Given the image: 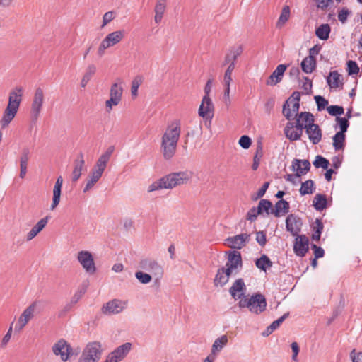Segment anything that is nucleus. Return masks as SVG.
<instances>
[{
    "mask_svg": "<svg viewBox=\"0 0 362 362\" xmlns=\"http://www.w3.org/2000/svg\"><path fill=\"white\" fill-rule=\"evenodd\" d=\"M228 337L226 334L221 335L214 341L211 346V355L217 356L221 350L228 344Z\"/></svg>",
    "mask_w": 362,
    "mask_h": 362,
    "instance_id": "bb28decb",
    "label": "nucleus"
},
{
    "mask_svg": "<svg viewBox=\"0 0 362 362\" xmlns=\"http://www.w3.org/2000/svg\"><path fill=\"white\" fill-rule=\"evenodd\" d=\"M290 17V8L288 6H284L277 22V26H282Z\"/></svg>",
    "mask_w": 362,
    "mask_h": 362,
    "instance_id": "c03bdc74",
    "label": "nucleus"
},
{
    "mask_svg": "<svg viewBox=\"0 0 362 362\" xmlns=\"http://www.w3.org/2000/svg\"><path fill=\"white\" fill-rule=\"evenodd\" d=\"M300 99V93L294 91L284 104L282 113L288 120H291L293 119L294 117H298L302 123L305 124V126L308 127L314 123V116L308 112H300V114L298 113Z\"/></svg>",
    "mask_w": 362,
    "mask_h": 362,
    "instance_id": "f03ea898",
    "label": "nucleus"
},
{
    "mask_svg": "<svg viewBox=\"0 0 362 362\" xmlns=\"http://www.w3.org/2000/svg\"><path fill=\"white\" fill-rule=\"evenodd\" d=\"M350 358L352 362H362V351L356 352L355 349H353L350 353Z\"/></svg>",
    "mask_w": 362,
    "mask_h": 362,
    "instance_id": "e2e57ef3",
    "label": "nucleus"
},
{
    "mask_svg": "<svg viewBox=\"0 0 362 362\" xmlns=\"http://www.w3.org/2000/svg\"><path fill=\"white\" fill-rule=\"evenodd\" d=\"M272 202L267 199H261L258 204L257 208L258 209V212H260L262 214L264 211L267 213V214H269V209L272 208Z\"/></svg>",
    "mask_w": 362,
    "mask_h": 362,
    "instance_id": "49530a36",
    "label": "nucleus"
},
{
    "mask_svg": "<svg viewBox=\"0 0 362 362\" xmlns=\"http://www.w3.org/2000/svg\"><path fill=\"white\" fill-rule=\"evenodd\" d=\"M293 251L297 256L304 257L308 251V238L305 235H296Z\"/></svg>",
    "mask_w": 362,
    "mask_h": 362,
    "instance_id": "a211bd4d",
    "label": "nucleus"
},
{
    "mask_svg": "<svg viewBox=\"0 0 362 362\" xmlns=\"http://www.w3.org/2000/svg\"><path fill=\"white\" fill-rule=\"evenodd\" d=\"M331 29L328 24L320 25L315 30L316 36L322 40H326L329 38Z\"/></svg>",
    "mask_w": 362,
    "mask_h": 362,
    "instance_id": "4c0bfd02",
    "label": "nucleus"
},
{
    "mask_svg": "<svg viewBox=\"0 0 362 362\" xmlns=\"http://www.w3.org/2000/svg\"><path fill=\"white\" fill-rule=\"evenodd\" d=\"M180 134V120L175 119L168 123L161 138V150L165 159L170 160L174 156Z\"/></svg>",
    "mask_w": 362,
    "mask_h": 362,
    "instance_id": "f257e3e1",
    "label": "nucleus"
},
{
    "mask_svg": "<svg viewBox=\"0 0 362 362\" xmlns=\"http://www.w3.org/2000/svg\"><path fill=\"white\" fill-rule=\"evenodd\" d=\"M245 284L243 279H238L233 284L229 289V293L231 296L235 299H241L244 296V291L245 290Z\"/></svg>",
    "mask_w": 362,
    "mask_h": 362,
    "instance_id": "5701e85b",
    "label": "nucleus"
},
{
    "mask_svg": "<svg viewBox=\"0 0 362 362\" xmlns=\"http://www.w3.org/2000/svg\"><path fill=\"white\" fill-rule=\"evenodd\" d=\"M311 247L314 250V255H315V259L321 258L324 256L325 252L322 247H317L315 244H313Z\"/></svg>",
    "mask_w": 362,
    "mask_h": 362,
    "instance_id": "338daca9",
    "label": "nucleus"
},
{
    "mask_svg": "<svg viewBox=\"0 0 362 362\" xmlns=\"http://www.w3.org/2000/svg\"><path fill=\"white\" fill-rule=\"evenodd\" d=\"M36 309L37 303L33 302L23 311L14 326V332L16 333H20L26 325L34 317Z\"/></svg>",
    "mask_w": 362,
    "mask_h": 362,
    "instance_id": "f8f14e48",
    "label": "nucleus"
},
{
    "mask_svg": "<svg viewBox=\"0 0 362 362\" xmlns=\"http://www.w3.org/2000/svg\"><path fill=\"white\" fill-rule=\"evenodd\" d=\"M167 0H157L154 8V21L156 23L161 22L166 9Z\"/></svg>",
    "mask_w": 362,
    "mask_h": 362,
    "instance_id": "c85d7f7f",
    "label": "nucleus"
},
{
    "mask_svg": "<svg viewBox=\"0 0 362 362\" xmlns=\"http://www.w3.org/2000/svg\"><path fill=\"white\" fill-rule=\"evenodd\" d=\"M345 134L342 132H337L333 136V147L335 151L343 150L344 148Z\"/></svg>",
    "mask_w": 362,
    "mask_h": 362,
    "instance_id": "c9c22d12",
    "label": "nucleus"
},
{
    "mask_svg": "<svg viewBox=\"0 0 362 362\" xmlns=\"http://www.w3.org/2000/svg\"><path fill=\"white\" fill-rule=\"evenodd\" d=\"M327 110L332 116H337L344 114V108L339 105H330L327 107Z\"/></svg>",
    "mask_w": 362,
    "mask_h": 362,
    "instance_id": "603ef678",
    "label": "nucleus"
},
{
    "mask_svg": "<svg viewBox=\"0 0 362 362\" xmlns=\"http://www.w3.org/2000/svg\"><path fill=\"white\" fill-rule=\"evenodd\" d=\"M124 37V30H117L109 33L101 42L98 49V55L103 57L107 49L115 46L122 41Z\"/></svg>",
    "mask_w": 362,
    "mask_h": 362,
    "instance_id": "9b49d317",
    "label": "nucleus"
},
{
    "mask_svg": "<svg viewBox=\"0 0 362 362\" xmlns=\"http://www.w3.org/2000/svg\"><path fill=\"white\" fill-rule=\"evenodd\" d=\"M127 300L112 299L103 305L101 312L105 315H117L127 307Z\"/></svg>",
    "mask_w": 362,
    "mask_h": 362,
    "instance_id": "dca6fc26",
    "label": "nucleus"
},
{
    "mask_svg": "<svg viewBox=\"0 0 362 362\" xmlns=\"http://www.w3.org/2000/svg\"><path fill=\"white\" fill-rule=\"evenodd\" d=\"M267 301L264 295L256 293L252 296H243L238 302L240 308H247L254 314L259 315L263 313L267 308Z\"/></svg>",
    "mask_w": 362,
    "mask_h": 362,
    "instance_id": "423d86ee",
    "label": "nucleus"
},
{
    "mask_svg": "<svg viewBox=\"0 0 362 362\" xmlns=\"http://www.w3.org/2000/svg\"><path fill=\"white\" fill-rule=\"evenodd\" d=\"M286 136L291 141L300 139L302 134L294 128V122H289L284 128Z\"/></svg>",
    "mask_w": 362,
    "mask_h": 362,
    "instance_id": "c756f323",
    "label": "nucleus"
},
{
    "mask_svg": "<svg viewBox=\"0 0 362 362\" xmlns=\"http://www.w3.org/2000/svg\"><path fill=\"white\" fill-rule=\"evenodd\" d=\"M96 71V67L93 64H90L88 66L86 73L83 75L84 77L90 80L91 77L95 74Z\"/></svg>",
    "mask_w": 362,
    "mask_h": 362,
    "instance_id": "0e129e2a",
    "label": "nucleus"
},
{
    "mask_svg": "<svg viewBox=\"0 0 362 362\" xmlns=\"http://www.w3.org/2000/svg\"><path fill=\"white\" fill-rule=\"evenodd\" d=\"M310 168V163L308 160H300L298 158L293 159L291 165V170L296 172V175L298 177L305 175Z\"/></svg>",
    "mask_w": 362,
    "mask_h": 362,
    "instance_id": "aec40b11",
    "label": "nucleus"
},
{
    "mask_svg": "<svg viewBox=\"0 0 362 362\" xmlns=\"http://www.w3.org/2000/svg\"><path fill=\"white\" fill-rule=\"evenodd\" d=\"M85 292H86V289H84V288L77 291L74 293V295L72 296V298L71 299V303L72 304H76L82 298V296H83Z\"/></svg>",
    "mask_w": 362,
    "mask_h": 362,
    "instance_id": "680f3d73",
    "label": "nucleus"
},
{
    "mask_svg": "<svg viewBox=\"0 0 362 362\" xmlns=\"http://www.w3.org/2000/svg\"><path fill=\"white\" fill-rule=\"evenodd\" d=\"M315 184L312 180H308L302 182L299 192L301 195L310 194L314 192Z\"/></svg>",
    "mask_w": 362,
    "mask_h": 362,
    "instance_id": "a19ab883",
    "label": "nucleus"
},
{
    "mask_svg": "<svg viewBox=\"0 0 362 362\" xmlns=\"http://www.w3.org/2000/svg\"><path fill=\"white\" fill-rule=\"evenodd\" d=\"M233 274L230 272H228L225 267H222L219 268L214 280V285L216 286H223L228 282L229 278Z\"/></svg>",
    "mask_w": 362,
    "mask_h": 362,
    "instance_id": "a878e982",
    "label": "nucleus"
},
{
    "mask_svg": "<svg viewBox=\"0 0 362 362\" xmlns=\"http://www.w3.org/2000/svg\"><path fill=\"white\" fill-rule=\"evenodd\" d=\"M351 14V11H350L347 8H342L338 12V20L342 23L344 24L348 17Z\"/></svg>",
    "mask_w": 362,
    "mask_h": 362,
    "instance_id": "3c124183",
    "label": "nucleus"
},
{
    "mask_svg": "<svg viewBox=\"0 0 362 362\" xmlns=\"http://www.w3.org/2000/svg\"><path fill=\"white\" fill-rule=\"evenodd\" d=\"M289 203L284 199H280L275 204V210L272 211L276 217L286 214L289 211Z\"/></svg>",
    "mask_w": 362,
    "mask_h": 362,
    "instance_id": "2f4dec72",
    "label": "nucleus"
},
{
    "mask_svg": "<svg viewBox=\"0 0 362 362\" xmlns=\"http://www.w3.org/2000/svg\"><path fill=\"white\" fill-rule=\"evenodd\" d=\"M84 168L85 160L83 158V154L82 153H80L74 161V168L71 173L72 182H76V181L78 180Z\"/></svg>",
    "mask_w": 362,
    "mask_h": 362,
    "instance_id": "412c9836",
    "label": "nucleus"
},
{
    "mask_svg": "<svg viewBox=\"0 0 362 362\" xmlns=\"http://www.w3.org/2000/svg\"><path fill=\"white\" fill-rule=\"evenodd\" d=\"M316 66L315 59L312 57H305L301 62L302 70L306 74H310L313 71Z\"/></svg>",
    "mask_w": 362,
    "mask_h": 362,
    "instance_id": "f704fd0d",
    "label": "nucleus"
},
{
    "mask_svg": "<svg viewBox=\"0 0 362 362\" xmlns=\"http://www.w3.org/2000/svg\"><path fill=\"white\" fill-rule=\"evenodd\" d=\"M123 88L122 82L112 84L110 90V99L105 102L107 112H110L114 106H117L122 100Z\"/></svg>",
    "mask_w": 362,
    "mask_h": 362,
    "instance_id": "4468645a",
    "label": "nucleus"
},
{
    "mask_svg": "<svg viewBox=\"0 0 362 362\" xmlns=\"http://www.w3.org/2000/svg\"><path fill=\"white\" fill-rule=\"evenodd\" d=\"M347 71L349 75L356 74L359 71V68L356 62L349 60L347 62Z\"/></svg>",
    "mask_w": 362,
    "mask_h": 362,
    "instance_id": "6e6d98bb",
    "label": "nucleus"
},
{
    "mask_svg": "<svg viewBox=\"0 0 362 362\" xmlns=\"http://www.w3.org/2000/svg\"><path fill=\"white\" fill-rule=\"evenodd\" d=\"M135 277L141 284H147L150 283L153 278L151 274L147 272H144L142 270L137 271L135 273Z\"/></svg>",
    "mask_w": 362,
    "mask_h": 362,
    "instance_id": "37998d69",
    "label": "nucleus"
},
{
    "mask_svg": "<svg viewBox=\"0 0 362 362\" xmlns=\"http://www.w3.org/2000/svg\"><path fill=\"white\" fill-rule=\"evenodd\" d=\"M317 7L325 10L332 3V0H315Z\"/></svg>",
    "mask_w": 362,
    "mask_h": 362,
    "instance_id": "774afa93",
    "label": "nucleus"
},
{
    "mask_svg": "<svg viewBox=\"0 0 362 362\" xmlns=\"http://www.w3.org/2000/svg\"><path fill=\"white\" fill-rule=\"evenodd\" d=\"M48 222V216L40 219L28 233L26 235V240L30 241L33 240L43 228L46 226Z\"/></svg>",
    "mask_w": 362,
    "mask_h": 362,
    "instance_id": "cd10ccee",
    "label": "nucleus"
},
{
    "mask_svg": "<svg viewBox=\"0 0 362 362\" xmlns=\"http://www.w3.org/2000/svg\"><path fill=\"white\" fill-rule=\"evenodd\" d=\"M30 150L28 148H24L22 150L21 156H20V167H27L28 162L30 158Z\"/></svg>",
    "mask_w": 362,
    "mask_h": 362,
    "instance_id": "8fccbe9b",
    "label": "nucleus"
},
{
    "mask_svg": "<svg viewBox=\"0 0 362 362\" xmlns=\"http://www.w3.org/2000/svg\"><path fill=\"white\" fill-rule=\"evenodd\" d=\"M289 315V313H285L281 317H280L276 320H274L270 325H271V329H276L281 324L282 322L288 317Z\"/></svg>",
    "mask_w": 362,
    "mask_h": 362,
    "instance_id": "bf43d9fd",
    "label": "nucleus"
},
{
    "mask_svg": "<svg viewBox=\"0 0 362 362\" xmlns=\"http://www.w3.org/2000/svg\"><path fill=\"white\" fill-rule=\"evenodd\" d=\"M250 235L247 233H242L227 239V241L230 244V247L234 249H241L250 240Z\"/></svg>",
    "mask_w": 362,
    "mask_h": 362,
    "instance_id": "b1692460",
    "label": "nucleus"
},
{
    "mask_svg": "<svg viewBox=\"0 0 362 362\" xmlns=\"http://www.w3.org/2000/svg\"><path fill=\"white\" fill-rule=\"evenodd\" d=\"M52 352L57 356H59L62 361H66L73 355H78L80 349H74L69 343L64 339L58 340L52 348Z\"/></svg>",
    "mask_w": 362,
    "mask_h": 362,
    "instance_id": "9d476101",
    "label": "nucleus"
},
{
    "mask_svg": "<svg viewBox=\"0 0 362 362\" xmlns=\"http://www.w3.org/2000/svg\"><path fill=\"white\" fill-rule=\"evenodd\" d=\"M309 140L313 144H317L322 139V131L320 127L313 123L305 129Z\"/></svg>",
    "mask_w": 362,
    "mask_h": 362,
    "instance_id": "4be33fe9",
    "label": "nucleus"
},
{
    "mask_svg": "<svg viewBox=\"0 0 362 362\" xmlns=\"http://www.w3.org/2000/svg\"><path fill=\"white\" fill-rule=\"evenodd\" d=\"M313 206L317 211H322L327 207V199L324 194H317L313 199Z\"/></svg>",
    "mask_w": 362,
    "mask_h": 362,
    "instance_id": "58836bf2",
    "label": "nucleus"
},
{
    "mask_svg": "<svg viewBox=\"0 0 362 362\" xmlns=\"http://www.w3.org/2000/svg\"><path fill=\"white\" fill-rule=\"evenodd\" d=\"M103 351L100 342L96 341L88 342L83 349L78 362H98Z\"/></svg>",
    "mask_w": 362,
    "mask_h": 362,
    "instance_id": "1a4fd4ad",
    "label": "nucleus"
},
{
    "mask_svg": "<svg viewBox=\"0 0 362 362\" xmlns=\"http://www.w3.org/2000/svg\"><path fill=\"white\" fill-rule=\"evenodd\" d=\"M138 267L142 270L148 272L153 276L156 284H159L164 273L163 266L155 259L151 257H145L138 263Z\"/></svg>",
    "mask_w": 362,
    "mask_h": 362,
    "instance_id": "0eeeda50",
    "label": "nucleus"
},
{
    "mask_svg": "<svg viewBox=\"0 0 362 362\" xmlns=\"http://www.w3.org/2000/svg\"><path fill=\"white\" fill-rule=\"evenodd\" d=\"M255 265L258 269L267 272V269L272 267L273 263L270 259L264 254L259 259H256Z\"/></svg>",
    "mask_w": 362,
    "mask_h": 362,
    "instance_id": "72a5a7b5",
    "label": "nucleus"
},
{
    "mask_svg": "<svg viewBox=\"0 0 362 362\" xmlns=\"http://www.w3.org/2000/svg\"><path fill=\"white\" fill-rule=\"evenodd\" d=\"M115 13L112 11L106 12L103 17V25L102 27L106 25L108 23L112 21L115 18Z\"/></svg>",
    "mask_w": 362,
    "mask_h": 362,
    "instance_id": "052dcab7",
    "label": "nucleus"
},
{
    "mask_svg": "<svg viewBox=\"0 0 362 362\" xmlns=\"http://www.w3.org/2000/svg\"><path fill=\"white\" fill-rule=\"evenodd\" d=\"M242 52H243L242 46L238 45V46L232 47L225 57L223 65L230 64L231 62L235 63V61H236L238 57L240 56Z\"/></svg>",
    "mask_w": 362,
    "mask_h": 362,
    "instance_id": "7c9ffc66",
    "label": "nucleus"
},
{
    "mask_svg": "<svg viewBox=\"0 0 362 362\" xmlns=\"http://www.w3.org/2000/svg\"><path fill=\"white\" fill-rule=\"evenodd\" d=\"M323 228L324 226L322 221L317 218L313 224V233L312 235V239L313 240L317 242L320 240Z\"/></svg>",
    "mask_w": 362,
    "mask_h": 362,
    "instance_id": "ea45409f",
    "label": "nucleus"
},
{
    "mask_svg": "<svg viewBox=\"0 0 362 362\" xmlns=\"http://www.w3.org/2000/svg\"><path fill=\"white\" fill-rule=\"evenodd\" d=\"M192 173L189 170L171 173L151 183L148 187V192L173 189L177 186L186 185L192 179Z\"/></svg>",
    "mask_w": 362,
    "mask_h": 362,
    "instance_id": "7ed1b4c3",
    "label": "nucleus"
},
{
    "mask_svg": "<svg viewBox=\"0 0 362 362\" xmlns=\"http://www.w3.org/2000/svg\"><path fill=\"white\" fill-rule=\"evenodd\" d=\"M314 99L317 106V110L321 111L328 105V100L321 95H315Z\"/></svg>",
    "mask_w": 362,
    "mask_h": 362,
    "instance_id": "5fc2aeb1",
    "label": "nucleus"
},
{
    "mask_svg": "<svg viewBox=\"0 0 362 362\" xmlns=\"http://www.w3.org/2000/svg\"><path fill=\"white\" fill-rule=\"evenodd\" d=\"M228 255L225 269L233 275H236L243 268L241 254L237 250L226 252Z\"/></svg>",
    "mask_w": 362,
    "mask_h": 362,
    "instance_id": "ddd939ff",
    "label": "nucleus"
},
{
    "mask_svg": "<svg viewBox=\"0 0 362 362\" xmlns=\"http://www.w3.org/2000/svg\"><path fill=\"white\" fill-rule=\"evenodd\" d=\"M62 189L54 188L53 189V197L52 202L50 206V209L53 211L59 204L61 197Z\"/></svg>",
    "mask_w": 362,
    "mask_h": 362,
    "instance_id": "09e8293b",
    "label": "nucleus"
},
{
    "mask_svg": "<svg viewBox=\"0 0 362 362\" xmlns=\"http://www.w3.org/2000/svg\"><path fill=\"white\" fill-rule=\"evenodd\" d=\"M313 165L315 168H322L323 169H327L329 162L325 158L321 156H317L315 160L313 162Z\"/></svg>",
    "mask_w": 362,
    "mask_h": 362,
    "instance_id": "de8ad7c7",
    "label": "nucleus"
},
{
    "mask_svg": "<svg viewBox=\"0 0 362 362\" xmlns=\"http://www.w3.org/2000/svg\"><path fill=\"white\" fill-rule=\"evenodd\" d=\"M259 214H261L258 212V209L257 207H252L247 211L246 217L247 220L252 222L257 219Z\"/></svg>",
    "mask_w": 362,
    "mask_h": 362,
    "instance_id": "13d9d810",
    "label": "nucleus"
},
{
    "mask_svg": "<svg viewBox=\"0 0 362 362\" xmlns=\"http://www.w3.org/2000/svg\"><path fill=\"white\" fill-rule=\"evenodd\" d=\"M45 102V94L44 90L37 87L35 89L30 107V117L33 123H35L43 110Z\"/></svg>",
    "mask_w": 362,
    "mask_h": 362,
    "instance_id": "6e6552de",
    "label": "nucleus"
},
{
    "mask_svg": "<svg viewBox=\"0 0 362 362\" xmlns=\"http://www.w3.org/2000/svg\"><path fill=\"white\" fill-rule=\"evenodd\" d=\"M302 221L300 218L293 214H289L286 219V230L293 236L298 235L300 231Z\"/></svg>",
    "mask_w": 362,
    "mask_h": 362,
    "instance_id": "6ab92c4d",
    "label": "nucleus"
},
{
    "mask_svg": "<svg viewBox=\"0 0 362 362\" xmlns=\"http://www.w3.org/2000/svg\"><path fill=\"white\" fill-rule=\"evenodd\" d=\"M131 349H132V344L129 342H126V343L123 344L122 345L116 348L113 351V352L122 361L127 356V355L130 351Z\"/></svg>",
    "mask_w": 362,
    "mask_h": 362,
    "instance_id": "e433bc0d",
    "label": "nucleus"
},
{
    "mask_svg": "<svg viewBox=\"0 0 362 362\" xmlns=\"http://www.w3.org/2000/svg\"><path fill=\"white\" fill-rule=\"evenodd\" d=\"M287 66L285 64H279L276 69L272 72L266 83L269 86H274L279 83L283 78L284 74L286 70Z\"/></svg>",
    "mask_w": 362,
    "mask_h": 362,
    "instance_id": "393cba45",
    "label": "nucleus"
},
{
    "mask_svg": "<svg viewBox=\"0 0 362 362\" xmlns=\"http://www.w3.org/2000/svg\"><path fill=\"white\" fill-rule=\"evenodd\" d=\"M76 259L82 268L89 274H93L96 272V267L92 253L88 250L79 251Z\"/></svg>",
    "mask_w": 362,
    "mask_h": 362,
    "instance_id": "2eb2a0df",
    "label": "nucleus"
},
{
    "mask_svg": "<svg viewBox=\"0 0 362 362\" xmlns=\"http://www.w3.org/2000/svg\"><path fill=\"white\" fill-rule=\"evenodd\" d=\"M23 93V88L21 86H16L9 92L8 102L0 120L2 128L8 127L16 117L22 101Z\"/></svg>",
    "mask_w": 362,
    "mask_h": 362,
    "instance_id": "39448f33",
    "label": "nucleus"
},
{
    "mask_svg": "<svg viewBox=\"0 0 362 362\" xmlns=\"http://www.w3.org/2000/svg\"><path fill=\"white\" fill-rule=\"evenodd\" d=\"M199 115L203 118L211 119L214 115V105L209 96L204 95L199 108Z\"/></svg>",
    "mask_w": 362,
    "mask_h": 362,
    "instance_id": "f3484780",
    "label": "nucleus"
},
{
    "mask_svg": "<svg viewBox=\"0 0 362 362\" xmlns=\"http://www.w3.org/2000/svg\"><path fill=\"white\" fill-rule=\"evenodd\" d=\"M336 120L340 128V131L339 132L345 134L349 125L348 119L345 117H337Z\"/></svg>",
    "mask_w": 362,
    "mask_h": 362,
    "instance_id": "864d4df0",
    "label": "nucleus"
},
{
    "mask_svg": "<svg viewBox=\"0 0 362 362\" xmlns=\"http://www.w3.org/2000/svg\"><path fill=\"white\" fill-rule=\"evenodd\" d=\"M114 151L115 147L113 146H109L97 160L86 179V183L83 189V193L89 192L101 178Z\"/></svg>",
    "mask_w": 362,
    "mask_h": 362,
    "instance_id": "20e7f679",
    "label": "nucleus"
},
{
    "mask_svg": "<svg viewBox=\"0 0 362 362\" xmlns=\"http://www.w3.org/2000/svg\"><path fill=\"white\" fill-rule=\"evenodd\" d=\"M256 240L261 246H264L267 242L265 233L263 231L257 232L256 234Z\"/></svg>",
    "mask_w": 362,
    "mask_h": 362,
    "instance_id": "69168bd1",
    "label": "nucleus"
},
{
    "mask_svg": "<svg viewBox=\"0 0 362 362\" xmlns=\"http://www.w3.org/2000/svg\"><path fill=\"white\" fill-rule=\"evenodd\" d=\"M144 81V77L141 75L136 76L131 83V94L133 98H136L138 95V90L139 86Z\"/></svg>",
    "mask_w": 362,
    "mask_h": 362,
    "instance_id": "79ce46f5",
    "label": "nucleus"
},
{
    "mask_svg": "<svg viewBox=\"0 0 362 362\" xmlns=\"http://www.w3.org/2000/svg\"><path fill=\"white\" fill-rule=\"evenodd\" d=\"M238 143L243 148L247 149L251 146L252 141L248 136L243 135L240 138Z\"/></svg>",
    "mask_w": 362,
    "mask_h": 362,
    "instance_id": "4d7b16f0",
    "label": "nucleus"
},
{
    "mask_svg": "<svg viewBox=\"0 0 362 362\" xmlns=\"http://www.w3.org/2000/svg\"><path fill=\"white\" fill-rule=\"evenodd\" d=\"M327 82L331 88H336L342 86L341 75L337 71L330 72L327 78Z\"/></svg>",
    "mask_w": 362,
    "mask_h": 362,
    "instance_id": "473e14b6",
    "label": "nucleus"
},
{
    "mask_svg": "<svg viewBox=\"0 0 362 362\" xmlns=\"http://www.w3.org/2000/svg\"><path fill=\"white\" fill-rule=\"evenodd\" d=\"M262 144H260L257 147L255 155L253 158V163L252 165V170H256L258 168L260 163V159L262 157Z\"/></svg>",
    "mask_w": 362,
    "mask_h": 362,
    "instance_id": "a18cd8bd",
    "label": "nucleus"
}]
</instances>
